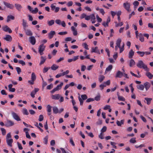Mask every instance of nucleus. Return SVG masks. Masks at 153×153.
Returning <instances> with one entry per match:
<instances>
[{
    "label": "nucleus",
    "instance_id": "nucleus-1",
    "mask_svg": "<svg viewBox=\"0 0 153 153\" xmlns=\"http://www.w3.org/2000/svg\"><path fill=\"white\" fill-rule=\"evenodd\" d=\"M45 46H44L43 44H42L39 46L38 48L39 52L41 55L43 54V51L45 50Z\"/></svg>",
    "mask_w": 153,
    "mask_h": 153
},
{
    "label": "nucleus",
    "instance_id": "nucleus-2",
    "mask_svg": "<svg viewBox=\"0 0 153 153\" xmlns=\"http://www.w3.org/2000/svg\"><path fill=\"white\" fill-rule=\"evenodd\" d=\"M14 124V122L11 120H7L5 122V126L7 127L12 126Z\"/></svg>",
    "mask_w": 153,
    "mask_h": 153
},
{
    "label": "nucleus",
    "instance_id": "nucleus-3",
    "mask_svg": "<svg viewBox=\"0 0 153 153\" xmlns=\"http://www.w3.org/2000/svg\"><path fill=\"white\" fill-rule=\"evenodd\" d=\"M123 6L125 8L128 12L131 11L130 8V4L127 1L123 4Z\"/></svg>",
    "mask_w": 153,
    "mask_h": 153
},
{
    "label": "nucleus",
    "instance_id": "nucleus-4",
    "mask_svg": "<svg viewBox=\"0 0 153 153\" xmlns=\"http://www.w3.org/2000/svg\"><path fill=\"white\" fill-rule=\"evenodd\" d=\"M12 116L13 118L17 121L21 120V119L18 115L16 113L13 112L12 113Z\"/></svg>",
    "mask_w": 153,
    "mask_h": 153
},
{
    "label": "nucleus",
    "instance_id": "nucleus-5",
    "mask_svg": "<svg viewBox=\"0 0 153 153\" xmlns=\"http://www.w3.org/2000/svg\"><path fill=\"white\" fill-rule=\"evenodd\" d=\"M2 29L4 31L6 32H8L9 33H11L12 32V30L7 25H5L2 27Z\"/></svg>",
    "mask_w": 153,
    "mask_h": 153
},
{
    "label": "nucleus",
    "instance_id": "nucleus-6",
    "mask_svg": "<svg viewBox=\"0 0 153 153\" xmlns=\"http://www.w3.org/2000/svg\"><path fill=\"white\" fill-rule=\"evenodd\" d=\"M138 67H147V65L145 64L142 60H140L137 64Z\"/></svg>",
    "mask_w": 153,
    "mask_h": 153
},
{
    "label": "nucleus",
    "instance_id": "nucleus-7",
    "mask_svg": "<svg viewBox=\"0 0 153 153\" xmlns=\"http://www.w3.org/2000/svg\"><path fill=\"white\" fill-rule=\"evenodd\" d=\"M29 39L30 43L32 45H33L35 44L36 40L34 37L33 36H30L29 38Z\"/></svg>",
    "mask_w": 153,
    "mask_h": 153
},
{
    "label": "nucleus",
    "instance_id": "nucleus-8",
    "mask_svg": "<svg viewBox=\"0 0 153 153\" xmlns=\"http://www.w3.org/2000/svg\"><path fill=\"white\" fill-rule=\"evenodd\" d=\"M3 3L4 5L6 6L7 7L11 9H13L14 8V6L12 4H10L5 1H4Z\"/></svg>",
    "mask_w": 153,
    "mask_h": 153
},
{
    "label": "nucleus",
    "instance_id": "nucleus-9",
    "mask_svg": "<svg viewBox=\"0 0 153 153\" xmlns=\"http://www.w3.org/2000/svg\"><path fill=\"white\" fill-rule=\"evenodd\" d=\"M6 141L7 145L11 147L12 146V143L13 141V140L11 138L10 139L6 138Z\"/></svg>",
    "mask_w": 153,
    "mask_h": 153
},
{
    "label": "nucleus",
    "instance_id": "nucleus-10",
    "mask_svg": "<svg viewBox=\"0 0 153 153\" xmlns=\"http://www.w3.org/2000/svg\"><path fill=\"white\" fill-rule=\"evenodd\" d=\"M91 52H95L99 54H100V52L98 50V48L97 47H96L95 48H92Z\"/></svg>",
    "mask_w": 153,
    "mask_h": 153
},
{
    "label": "nucleus",
    "instance_id": "nucleus-11",
    "mask_svg": "<svg viewBox=\"0 0 153 153\" xmlns=\"http://www.w3.org/2000/svg\"><path fill=\"white\" fill-rule=\"evenodd\" d=\"M4 39L7 41H11L12 40V37L9 35H6Z\"/></svg>",
    "mask_w": 153,
    "mask_h": 153
},
{
    "label": "nucleus",
    "instance_id": "nucleus-12",
    "mask_svg": "<svg viewBox=\"0 0 153 153\" xmlns=\"http://www.w3.org/2000/svg\"><path fill=\"white\" fill-rule=\"evenodd\" d=\"M26 34L28 36H31L33 35V33L29 29H27L26 28L25 29H24Z\"/></svg>",
    "mask_w": 153,
    "mask_h": 153
},
{
    "label": "nucleus",
    "instance_id": "nucleus-13",
    "mask_svg": "<svg viewBox=\"0 0 153 153\" xmlns=\"http://www.w3.org/2000/svg\"><path fill=\"white\" fill-rule=\"evenodd\" d=\"M123 72H122L119 71L117 73L115 77H116L121 78L123 76Z\"/></svg>",
    "mask_w": 153,
    "mask_h": 153
},
{
    "label": "nucleus",
    "instance_id": "nucleus-14",
    "mask_svg": "<svg viewBox=\"0 0 153 153\" xmlns=\"http://www.w3.org/2000/svg\"><path fill=\"white\" fill-rule=\"evenodd\" d=\"M144 86L146 91H147L150 87L151 85L149 82H146L144 83Z\"/></svg>",
    "mask_w": 153,
    "mask_h": 153
},
{
    "label": "nucleus",
    "instance_id": "nucleus-15",
    "mask_svg": "<svg viewBox=\"0 0 153 153\" xmlns=\"http://www.w3.org/2000/svg\"><path fill=\"white\" fill-rule=\"evenodd\" d=\"M15 6L16 9L19 11H21V9L22 8V5L18 4H15Z\"/></svg>",
    "mask_w": 153,
    "mask_h": 153
},
{
    "label": "nucleus",
    "instance_id": "nucleus-16",
    "mask_svg": "<svg viewBox=\"0 0 153 153\" xmlns=\"http://www.w3.org/2000/svg\"><path fill=\"white\" fill-rule=\"evenodd\" d=\"M55 34V32L54 31H51L48 33V37L50 39H51L53 37V36Z\"/></svg>",
    "mask_w": 153,
    "mask_h": 153
},
{
    "label": "nucleus",
    "instance_id": "nucleus-17",
    "mask_svg": "<svg viewBox=\"0 0 153 153\" xmlns=\"http://www.w3.org/2000/svg\"><path fill=\"white\" fill-rule=\"evenodd\" d=\"M60 97V95L59 94H57L52 95V98L54 100H58Z\"/></svg>",
    "mask_w": 153,
    "mask_h": 153
},
{
    "label": "nucleus",
    "instance_id": "nucleus-18",
    "mask_svg": "<svg viewBox=\"0 0 153 153\" xmlns=\"http://www.w3.org/2000/svg\"><path fill=\"white\" fill-rule=\"evenodd\" d=\"M14 17L13 16L10 15L7 16V22H8L10 21V20H14Z\"/></svg>",
    "mask_w": 153,
    "mask_h": 153
},
{
    "label": "nucleus",
    "instance_id": "nucleus-19",
    "mask_svg": "<svg viewBox=\"0 0 153 153\" xmlns=\"http://www.w3.org/2000/svg\"><path fill=\"white\" fill-rule=\"evenodd\" d=\"M121 40L120 39H118L116 41V45L117 47L119 48H120V43Z\"/></svg>",
    "mask_w": 153,
    "mask_h": 153
},
{
    "label": "nucleus",
    "instance_id": "nucleus-20",
    "mask_svg": "<svg viewBox=\"0 0 153 153\" xmlns=\"http://www.w3.org/2000/svg\"><path fill=\"white\" fill-rule=\"evenodd\" d=\"M134 54V52L132 50H131L130 51L129 53L128 57L130 59L131 58Z\"/></svg>",
    "mask_w": 153,
    "mask_h": 153
},
{
    "label": "nucleus",
    "instance_id": "nucleus-21",
    "mask_svg": "<svg viewBox=\"0 0 153 153\" xmlns=\"http://www.w3.org/2000/svg\"><path fill=\"white\" fill-rule=\"evenodd\" d=\"M124 120H122L120 121L117 120L116 122L118 126H120L122 124H123Z\"/></svg>",
    "mask_w": 153,
    "mask_h": 153
},
{
    "label": "nucleus",
    "instance_id": "nucleus-22",
    "mask_svg": "<svg viewBox=\"0 0 153 153\" xmlns=\"http://www.w3.org/2000/svg\"><path fill=\"white\" fill-rule=\"evenodd\" d=\"M63 85V82H62L60 83V84L58 85L55 88L56 91H58L61 88L62 86Z\"/></svg>",
    "mask_w": 153,
    "mask_h": 153
},
{
    "label": "nucleus",
    "instance_id": "nucleus-23",
    "mask_svg": "<svg viewBox=\"0 0 153 153\" xmlns=\"http://www.w3.org/2000/svg\"><path fill=\"white\" fill-rule=\"evenodd\" d=\"M22 25L23 27L24 30L26 28V27H28V25H27V23L24 19H22Z\"/></svg>",
    "mask_w": 153,
    "mask_h": 153
},
{
    "label": "nucleus",
    "instance_id": "nucleus-24",
    "mask_svg": "<svg viewBox=\"0 0 153 153\" xmlns=\"http://www.w3.org/2000/svg\"><path fill=\"white\" fill-rule=\"evenodd\" d=\"M145 100L146 101L147 104L148 105H149L151 103V101L152 100V98L146 97L145 98Z\"/></svg>",
    "mask_w": 153,
    "mask_h": 153
},
{
    "label": "nucleus",
    "instance_id": "nucleus-25",
    "mask_svg": "<svg viewBox=\"0 0 153 153\" xmlns=\"http://www.w3.org/2000/svg\"><path fill=\"white\" fill-rule=\"evenodd\" d=\"M146 75L149 79H152L153 77V75L149 72H147Z\"/></svg>",
    "mask_w": 153,
    "mask_h": 153
},
{
    "label": "nucleus",
    "instance_id": "nucleus-26",
    "mask_svg": "<svg viewBox=\"0 0 153 153\" xmlns=\"http://www.w3.org/2000/svg\"><path fill=\"white\" fill-rule=\"evenodd\" d=\"M105 77L103 75L100 76L98 78V80L100 82H101L104 79Z\"/></svg>",
    "mask_w": 153,
    "mask_h": 153
},
{
    "label": "nucleus",
    "instance_id": "nucleus-27",
    "mask_svg": "<svg viewBox=\"0 0 153 153\" xmlns=\"http://www.w3.org/2000/svg\"><path fill=\"white\" fill-rule=\"evenodd\" d=\"M71 29L73 31V35L74 36H76V35H77V31L76 30H75V28L74 26H72L71 27Z\"/></svg>",
    "mask_w": 153,
    "mask_h": 153
},
{
    "label": "nucleus",
    "instance_id": "nucleus-28",
    "mask_svg": "<svg viewBox=\"0 0 153 153\" xmlns=\"http://www.w3.org/2000/svg\"><path fill=\"white\" fill-rule=\"evenodd\" d=\"M137 88L141 90H143L144 88V85L140 84L139 85H138L137 86Z\"/></svg>",
    "mask_w": 153,
    "mask_h": 153
},
{
    "label": "nucleus",
    "instance_id": "nucleus-29",
    "mask_svg": "<svg viewBox=\"0 0 153 153\" xmlns=\"http://www.w3.org/2000/svg\"><path fill=\"white\" fill-rule=\"evenodd\" d=\"M22 112L24 115H27L29 114V113L27 110L26 108H24L23 109Z\"/></svg>",
    "mask_w": 153,
    "mask_h": 153
},
{
    "label": "nucleus",
    "instance_id": "nucleus-30",
    "mask_svg": "<svg viewBox=\"0 0 153 153\" xmlns=\"http://www.w3.org/2000/svg\"><path fill=\"white\" fill-rule=\"evenodd\" d=\"M41 61L40 63V65H42L44 63L46 60V57H44L43 56H41Z\"/></svg>",
    "mask_w": 153,
    "mask_h": 153
},
{
    "label": "nucleus",
    "instance_id": "nucleus-31",
    "mask_svg": "<svg viewBox=\"0 0 153 153\" xmlns=\"http://www.w3.org/2000/svg\"><path fill=\"white\" fill-rule=\"evenodd\" d=\"M139 40L141 42H143L144 41V38L142 34L140 33L139 35Z\"/></svg>",
    "mask_w": 153,
    "mask_h": 153
},
{
    "label": "nucleus",
    "instance_id": "nucleus-32",
    "mask_svg": "<svg viewBox=\"0 0 153 153\" xmlns=\"http://www.w3.org/2000/svg\"><path fill=\"white\" fill-rule=\"evenodd\" d=\"M53 111L54 113L56 114L59 112V110L57 107H54L53 108Z\"/></svg>",
    "mask_w": 153,
    "mask_h": 153
},
{
    "label": "nucleus",
    "instance_id": "nucleus-33",
    "mask_svg": "<svg viewBox=\"0 0 153 153\" xmlns=\"http://www.w3.org/2000/svg\"><path fill=\"white\" fill-rule=\"evenodd\" d=\"M115 27H116L121 26L123 25V23L122 22H120L119 23H117V22H115Z\"/></svg>",
    "mask_w": 153,
    "mask_h": 153
},
{
    "label": "nucleus",
    "instance_id": "nucleus-34",
    "mask_svg": "<svg viewBox=\"0 0 153 153\" xmlns=\"http://www.w3.org/2000/svg\"><path fill=\"white\" fill-rule=\"evenodd\" d=\"M135 64L134 61L132 59L130 60V61L129 65L130 66H134Z\"/></svg>",
    "mask_w": 153,
    "mask_h": 153
},
{
    "label": "nucleus",
    "instance_id": "nucleus-35",
    "mask_svg": "<svg viewBox=\"0 0 153 153\" xmlns=\"http://www.w3.org/2000/svg\"><path fill=\"white\" fill-rule=\"evenodd\" d=\"M54 20H51L48 22V24L49 26H51L53 25L54 23Z\"/></svg>",
    "mask_w": 153,
    "mask_h": 153
},
{
    "label": "nucleus",
    "instance_id": "nucleus-36",
    "mask_svg": "<svg viewBox=\"0 0 153 153\" xmlns=\"http://www.w3.org/2000/svg\"><path fill=\"white\" fill-rule=\"evenodd\" d=\"M36 77L35 73L33 72L31 74V79L35 81L36 79Z\"/></svg>",
    "mask_w": 153,
    "mask_h": 153
},
{
    "label": "nucleus",
    "instance_id": "nucleus-37",
    "mask_svg": "<svg viewBox=\"0 0 153 153\" xmlns=\"http://www.w3.org/2000/svg\"><path fill=\"white\" fill-rule=\"evenodd\" d=\"M51 106L49 105L47 106V111L48 112H51Z\"/></svg>",
    "mask_w": 153,
    "mask_h": 153
},
{
    "label": "nucleus",
    "instance_id": "nucleus-38",
    "mask_svg": "<svg viewBox=\"0 0 153 153\" xmlns=\"http://www.w3.org/2000/svg\"><path fill=\"white\" fill-rule=\"evenodd\" d=\"M135 139V138H132L130 140L129 142L131 143H135L136 142V141Z\"/></svg>",
    "mask_w": 153,
    "mask_h": 153
},
{
    "label": "nucleus",
    "instance_id": "nucleus-39",
    "mask_svg": "<svg viewBox=\"0 0 153 153\" xmlns=\"http://www.w3.org/2000/svg\"><path fill=\"white\" fill-rule=\"evenodd\" d=\"M106 86V85H105V84H104V83L100 84L99 86V87L100 88V89L101 90H103V89Z\"/></svg>",
    "mask_w": 153,
    "mask_h": 153
},
{
    "label": "nucleus",
    "instance_id": "nucleus-40",
    "mask_svg": "<svg viewBox=\"0 0 153 153\" xmlns=\"http://www.w3.org/2000/svg\"><path fill=\"white\" fill-rule=\"evenodd\" d=\"M48 136H46L44 139V143L45 144H47L48 143Z\"/></svg>",
    "mask_w": 153,
    "mask_h": 153
},
{
    "label": "nucleus",
    "instance_id": "nucleus-41",
    "mask_svg": "<svg viewBox=\"0 0 153 153\" xmlns=\"http://www.w3.org/2000/svg\"><path fill=\"white\" fill-rule=\"evenodd\" d=\"M118 99L120 101H125V98L122 96H118Z\"/></svg>",
    "mask_w": 153,
    "mask_h": 153
},
{
    "label": "nucleus",
    "instance_id": "nucleus-42",
    "mask_svg": "<svg viewBox=\"0 0 153 153\" xmlns=\"http://www.w3.org/2000/svg\"><path fill=\"white\" fill-rule=\"evenodd\" d=\"M82 99L83 100H86L87 99V96L86 94H82L81 95Z\"/></svg>",
    "mask_w": 153,
    "mask_h": 153
},
{
    "label": "nucleus",
    "instance_id": "nucleus-43",
    "mask_svg": "<svg viewBox=\"0 0 153 153\" xmlns=\"http://www.w3.org/2000/svg\"><path fill=\"white\" fill-rule=\"evenodd\" d=\"M1 131L2 134L3 135H4L6 134V131L5 129L3 128H1Z\"/></svg>",
    "mask_w": 153,
    "mask_h": 153
},
{
    "label": "nucleus",
    "instance_id": "nucleus-44",
    "mask_svg": "<svg viewBox=\"0 0 153 153\" xmlns=\"http://www.w3.org/2000/svg\"><path fill=\"white\" fill-rule=\"evenodd\" d=\"M110 144L112 146L113 148L115 149H116L117 148V146H115V145L116 144V143H115L114 142H111Z\"/></svg>",
    "mask_w": 153,
    "mask_h": 153
},
{
    "label": "nucleus",
    "instance_id": "nucleus-45",
    "mask_svg": "<svg viewBox=\"0 0 153 153\" xmlns=\"http://www.w3.org/2000/svg\"><path fill=\"white\" fill-rule=\"evenodd\" d=\"M137 52L138 54H139L141 57H143L145 54L144 52L137 51Z\"/></svg>",
    "mask_w": 153,
    "mask_h": 153
},
{
    "label": "nucleus",
    "instance_id": "nucleus-46",
    "mask_svg": "<svg viewBox=\"0 0 153 153\" xmlns=\"http://www.w3.org/2000/svg\"><path fill=\"white\" fill-rule=\"evenodd\" d=\"M19 63L22 64V66L25 65V63L22 60H19L18 61Z\"/></svg>",
    "mask_w": 153,
    "mask_h": 153
},
{
    "label": "nucleus",
    "instance_id": "nucleus-47",
    "mask_svg": "<svg viewBox=\"0 0 153 153\" xmlns=\"http://www.w3.org/2000/svg\"><path fill=\"white\" fill-rule=\"evenodd\" d=\"M18 145V148L20 150H22L23 149V147H22L21 144L19 143V142L17 143Z\"/></svg>",
    "mask_w": 153,
    "mask_h": 153
},
{
    "label": "nucleus",
    "instance_id": "nucleus-48",
    "mask_svg": "<svg viewBox=\"0 0 153 153\" xmlns=\"http://www.w3.org/2000/svg\"><path fill=\"white\" fill-rule=\"evenodd\" d=\"M107 129V127L105 126H103L101 130V132L102 133L105 132Z\"/></svg>",
    "mask_w": 153,
    "mask_h": 153
},
{
    "label": "nucleus",
    "instance_id": "nucleus-49",
    "mask_svg": "<svg viewBox=\"0 0 153 153\" xmlns=\"http://www.w3.org/2000/svg\"><path fill=\"white\" fill-rule=\"evenodd\" d=\"M100 95H98L97 96L95 97L94 100L97 101H99L100 100Z\"/></svg>",
    "mask_w": 153,
    "mask_h": 153
},
{
    "label": "nucleus",
    "instance_id": "nucleus-50",
    "mask_svg": "<svg viewBox=\"0 0 153 153\" xmlns=\"http://www.w3.org/2000/svg\"><path fill=\"white\" fill-rule=\"evenodd\" d=\"M38 10L37 8L36 7L35 8L34 10H32L31 12L33 13H36L38 12Z\"/></svg>",
    "mask_w": 153,
    "mask_h": 153
},
{
    "label": "nucleus",
    "instance_id": "nucleus-51",
    "mask_svg": "<svg viewBox=\"0 0 153 153\" xmlns=\"http://www.w3.org/2000/svg\"><path fill=\"white\" fill-rule=\"evenodd\" d=\"M82 45L84 46V48L87 50H88V45L86 43H84L82 44Z\"/></svg>",
    "mask_w": 153,
    "mask_h": 153
},
{
    "label": "nucleus",
    "instance_id": "nucleus-52",
    "mask_svg": "<svg viewBox=\"0 0 153 153\" xmlns=\"http://www.w3.org/2000/svg\"><path fill=\"white\" fill-rule=\"evenodd\" d=\"M44 119V117L42 115H40L39 119V121L41 122Z\"/></svg>",
    "mask_w": 153,
    "mask_h": 153
},
{
    "label": "nucleus",
    "instance_id": "nucleus-53",
    "mask_svg": "<svg viewBox=\"0 0 153 153\" xmlns=\"http://www.w3.org/2000/svg\"><path fill=\"white\" fill-rule=\"evenodd\" d=\"M78 99L80 102V105H82L83 103V100H82V99L80 97H78Z\"/></svg>",
    "mask_w": 153,
    "mask_h": 153
},
{
    "label": "nucleus",
    "instance_id": "nucleus-54",
    "mask_svg": "<svg viewBox=\"0 0 153 153\" xmlns=\"http://www.w3.org/2000/svg\"><path fill=\"white\" fill-rule=\"evenodd\" d=\"M111 82L110 80H108L107 81L104 82L103 83L106 85H109L110 84Z\"/></svg>",
    "mask_w": 153,
    "mask_h": 153
},
{
    "label": "nucleus",
    "instance_id": "nucleus-55",
    "mask_svg": "<svg viewBox=\"0 0 153 153\" xmlns=\"http://www.w3.org/2000/svg\"><path fill=\"white\" fill-rule=\"evenodd\" d=\"M70 143L73 146H75V144L74 143V142L73 140V139L72 138H71L70 139Z\"/></svg>",
    "mask_w": 153,
    "mask_h": 153
},
{
    "label": "nucleus",
    "instance_id": "nucleus-56",
    "mask_svg": "<svg viewBox=\"0 0 153 153\" xmlns=\"http://www.w3.org/2000/svg\"><path fill=\"white\" fill-rule=\"evenodd\" d=\"M111 21V19L109 17H108L106 22V25H107V26L108 27V23L110 22Z\"/></svg>",
    "mask_w": 153,
    "mask_h": 153
},
{
    "label": "nucleus",
    "instance_id": "nucleus-57",
    "mask_svg": "<svg viewBox=\"0 0 153 153\" xmlns=\"http://www.w3.org/2000/svg\"><path fill=\"white\" fill-rule=\"evenodd\" d=\"M53 87V85L52 84H51L50 85L47 86V89H48L50 90Z\"/></svg>",
    "mask_w": 153,
    "mask_h": 153
},
{
    "label": "nucleus",
    "instance_id": "nucleus-58",
    "mask_svg": "<svg viewBox=\"0 0 153 153\" xmlns=\"http://www.w3.org/2000/svg\"><path fill=\"white\" fill-rule=\"evenodd\" d=\"M16 70L18 74H19L21 72V70L20 68H16Z\"/></svg>",
    "mask_w": 153,
    "mask_h": 153
},
{
    "label": "nucleus",
    "instance_id": "nucleus-59",
    "mask_svg": "<svg viewBox=\"0 0 153 153\" xmlns=\"http://www.w3.org/2000/svg\"><path fill=\"white\" fill-rule=\"evenodd\" d=\"M94 100L93 98H89L87 100L86 102H89L91 101H93Z\"/></svg>",
    "mask_w": 153,
    "mask_h": 153
},
{
    "label": "nucleus",
    "instance_id": "nucleus-60",
    "mask_svg": "<svg viewBox=\"0 0 153 153\" xmlns=\"http://www.w3.org/2000/svg\"><path fill=\"white\" fill-rule=\"evenodd\" d=\"M99 137L101 139H103L104 138L103 134L102 132H101L99 135Z\"/></svg>",
    "mask_w": 153,
    "mask_h": 153
},
{
    "label": "nucleus",
    "instance_id": "nucleus-61",
    "mask_svg": "<svg viewBox=\"0 0 153 153\" xmlns=\"http://www.w3.org/2000/svg\"><path fill=\"white\" fill-rule=\"evenodd\" d=\"M26 137L28 139H30L31 137L27 131L25 132Z\"/></svg>",
    "mask_w": 153,
    "mask_h": 153
},
{
    "label": "nucleus",
    "instance_id": "nucleus-62",
    "mask_svg": "<svg viewBox=\"0 0 153 153\" xmlns=\"http://www.w3.org/2000/svg\"><path fill=\"white\" fill-rule=\"evenodd\" d=\"M90 16H91V21H92V20H95V17L94 14H92Z\"/></svg>",
    "mask_w": 153,
    "mask_h": 153
},
{
    "label": "nucleus",
    "instance_id": "nucleus-63",
    "mask_svg": "<svg viewBox=\"0 0 153 153\" xmlns=\"http://www.w3.org/2000/svg\"><path fill=\"white\" fill-rule=\"evenodd\" d=\"M55 22L57 24L59 25H61V22L60 19H56L55 20Z\"/></svg>",
    "mask_w": 153,
    "mask_h": 153
},
{
    "label": "nucleus",
    "instance_id": "nucleus-64",
    "mask_svg": "<svg viewBox=\"0 0 153 153\" xmlns=\"http://www.w3.org/2000/svg\"><path fill=\"white\" fill-rule=\"evenodd\" d=\"M140 117L141 119H142V120L144 122H146L147 121L146 118L143 116L141 115L140 116Z\"/></svg>",
    "mask_w": 153,
    "mask_h": 153
}]
</instances>
